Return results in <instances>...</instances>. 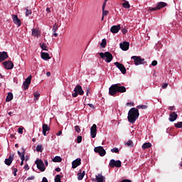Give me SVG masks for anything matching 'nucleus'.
<instances>
[{"instance_id": "c756f323", "label": "nucleus", "mask_w": 182, "mask_h": 182, "mask_svg": "<svg viewBox=\"0 0 182 182\" xmlns=\"http://www.w3.org/2000/svg\"><path fill=\"white\" fill-rule=\"evenodd\" d=\"M124 145L128 147H133V141L129 140L127 142H124Z\"/></svg>"}, {"instance_id": "9b49d317", "label": "nucleus", "mask_w": 182, "mask_h": 182, "mask_svg": "<svg viewBox=\"0 0 182 182\" xmlns=\"http://www.w3.org/2000/svg\"><path fill=\"white\" fill-rule=\"evenodd\" d=\"M90 134L92 139H95V137H96V134H97V126L95 124H94L90 128Z\"/></svg>"}, {"instance_id": "603ef678", "label": "nucleus", "mask_w": 182, "mask_h": 182, "mask_svg": "<svg viewBox=\"0 0 182 182\" xmlns=\"http://www.w3.org/2000/svg\"><path fill=\"white\" fill-rule=\"evenodd\" d=\"M24 169H25V170H29V165L26 164V165L24 166Z\"/></svg>"}, {"instance_id": "2f4dec72", "label": "nucleus", "mask_w": 182, "mask_h": 182, "mask_svg": "<svg viewBox=\"0 0 182 182\" xmlns=\"http://www.w3.org/2000/svg\"><path fill=\"white\" fill-rule=\"evenodd\" d=\"M60 178H62V176L56 175L54 179L55 182H62V181H60Z\"/></svg>"}, {"instance_id": "9d476101", "label": "nucleus", "mask_w": 182, "mask_h": 182, "mask_svg": "<svg viewBox=\"0 0 182 182\" xmlns=\"http://www.w3.org/2000/svg\"><path fill=\"white\" fill-rule=\"evenodd\" d=\"M110 167H122V161H115L114 159H111L109 161Z\"/></svg>"}, {"instance_id": "bf43d9fd", "label": "nucleus", "mask_w": 182, "mask_h": 182, "mask_svg": "<svg viewBox=\"0 0 182 182\" xmlns=\"http://www.w3.org/2000/svg\"><path fill=\"white\" fill-rule=\"evenodd\" d=\"M62 134V131H59L57 134L56 136H60Z\"/></svg>"}, {"instance_id": "4d7b16f0", "label": "nucleus", "mask_w": 182, "mask_h": 182, "mask_svg": "<svg viewBox=\"0 0 182 182\" xmlns=\"http://www.w3.org/2000/svg\"><path fill=\"white\" fill-rule=\"evenodd\" d=\"M88 106H90V107L92 109H95V105H93V104H88Z\"/></svg>"}, {"instance_id": "a19ab883", "label": "nucleus", "mask_w": 182, "mask_h": 182, "mask_svg": "<svg viewBox=\"0 0 182 182\" xmlns=\"http://www.w3.org/2000/svg\"><path fill=\"white\" fill-rule=\"evenodd\" d=\"M77 143H82V136H78L77 137Z\"/></svg>"}, {"instance_id": "aec40b11", "label": "nucleus", "mask_w": 182, "mask_h": 182, "mask_svg": "<svg viewBox=\"0 0 182 182\" xmlns=\"http://www.w3.org/2000/svg\"><path fill=\"white\" fill-rule=\"evenodd\" d=\"M81 161L82 160L80 159H77L74 160L72 163V167L73 168H76V167H78V166L82 164Z\"/></svg>"}, {"instance_id": "1a4fd4ad", "label": "nucleus", "mask_w": 182, "mask_h": 182, "mask_svg": "<svg viewBox=\"0 0 182 182\" xmlns=\"http://www.w3.org/2000/svg\"><path fill=\"white\" fill-rule=\"evenodd\" d=\"M3 65L5 69H6L7 70H11V69H14V63H12V61L11 60L4 61L3 63Z\"/></svg>"}, {"instance_id": "72a5a7b5", "label": "nucleus", "mask_w": 182, "mask_h": 182, "mask_svg": "<svg viewBox=\"0 0 182 182\" xmlns=\"http://www.w3.org/2000/svg\"><path fill=\"white\" fill-rule=\"evenodd\" d=\"M41 96V94L38 92H34V100H38L39 97Z\"/></svg>"}, {"instance_id": "ea45409f", "label": "nucleus", "mask_w": 182, "mask_h": 182, "mask_svg": "<svg viewBox=\"0 0 182 182\" xmlns=\"http://www.w3.org/2000/svg\"><path fill=\"white\" fill-rule=\"evenodd\" d=\"M109 14V11H106V10H102V16H107V15Z\"/></svg>"}, {"instance_id": "864d4df0", "label": "nucleus", "mask_w": 182, "mask_h": 182, "mask_svg": "<svg viewBox=\"0 0 182 182\" xmlns=\"http://www.w3.org/2000/svg\"><path fill=\"white\" fill-rule=\"evenodd\" d=\"M106 1H104L103 4H102V10H105V9L106 8Z\"/></svg>"}, {"instance_id": "8fccbe9b", "label": "nucleus", "mask_w": 182, "mask_h": 182, "mask_svg": "<svg viewBox=\"0 0 182 182\" xmlns=\"http://www.w3.org/2000/svg\"><path fill=\"white\" fill-rule=\"evenodd\" d=\"M18 133H19L20 134H22V133H23V129H22V128H18Z\"/></svg>"}, {"instance_id": "0eeeda50", "label": "nucleus", "mask_w": 182, "mask_h": 182, "mask_svg": "<svg viewBox=\"0 0 182 182\" xmlns=\"http://www.w3.org/2000/svg\"><path fill=\"white\" fill-rule=\"evenodd\" d=\"M94 151L95 153H98L99 155L101 157H103L105 156H106V150H105V149L103 148V146H97L94 149Z\"/></svg>"}, {"instance_id": "473e14b6", "label": "nucleus", "mask_w": 182, "mask_h": 182, "mask_svg": "<svg viewBox=\"0 0 182 182\" xmlns=\"http://www.w3.org/2000/svg\"><path fill=\"white\" fill-rule=\"evenodd\" d=\"M40 46L43 50H48V47L46 46V43H40Z\"/></svg>"}, {"instance_id": "052dcab7", "label": "nucleus", "mask_w": 182, "mask_h": 182, "mask_svg": "<svg viewBox=\"0 0 182 182\" xmlns=\"http://www.w3.org/2000/svg\"><path fill=\"white\" fill-rule=\"evenodd\" d=\"M55 171H57L58 173H60V168L58 167L55 168Z\"/></svg>"}, {"instance_id": "37998d69", "label": "nucleus", "mask_w": 182, "mask_h": 182, "mask_svg": "<svg viewBox=\"0 0 182 182\" xmlns=\"http://www.w3.org/2000/svg\"><path fill=\"white\" fill-rule=\"evenodd\" d=\"M20 159L21 161H25V154H22V155L20 156Z\"/></svg>"}, {"instance_id": "5fc2aeb1", "label": "nucleus", "mask_w": 182, "mask_h": 182, "mask_svg": "<svg viewBox=\"0 0 182 182\" xmlns=\"http://www.w3.org/2000/svg\"><path fill=\"white\" fill-rule=\"evenodd\" d=\"M121 182H132V181L128 180V179H124Z\"/></svg>"}, {"instance_id": "20e7f679", "label": "nucleus", "mask_w": 182, "mask_h": 182, "mask_svg": "<svg viewBox=\"0 0 182 182\" xmlns=\"http://www.w3.org/2000/svg\"><path fill=\"white\" fill-rule=\"evenodd\" d=\"M77 95H80V96H83V95H85V91H83V89L80 85H77L74 88V92L72 93L73 97H77Z\"/></svg>"}, {"instance_id": "6ab92c4d", "label": "nucleus", "mask_w": 182, "mask_h": 182, "mask_svg": "<svg viewBox=\"0 0 182 182\" xmlns=\"http://www.w3.org/2000/svg\"><path fill=\"white\" fill-rule=\"evenodd\" d=\"M50 130L49 126L47 124H43V136H48V132Z\"/></svg>"}, {"instance_id": "e433bc0d", "label": "nucleus", "mask_w": 182, "mask_h": 182, "mask_svg": "<svg viewBox=\"0 0 182 182\" xmlns=\"http://www.w3.org/2000/svg\"><path fill=\"white\" fill-rule=\"evenodd\" d=\"M58 26L57 24H55L52 28V31L53 32V33H55V32H57L58 29Z\"/></svg>"}, {"instance_id": "f03ea898", "label": "nucleus", "mask_w": 182, "mask_h": 182, "mask_svg": "<svg viewBox=\"0 0 182 182\" xmlns=\"http://www.w3.org/2000/svg\"><path fill=\"white\" fill-rule=\"evenodd\" d=\"M139 116H140V114L139 113V109L133 107L129 109L128 112V121L129 122V123H132L133 124L134 123H136V120L139 119Z\"/></svg>"}, {"instance_id": "5701e85b", "label": "nucleus", "mask_w": 182, "mask_h": 182, "mask_svg": "<svg viewBox=\"0 0 182 182\" xmlns=\"http://www.w3.org/2000/svg\"><path fill=\"white\" fill-rule=\"evenodd\" d=\"M41 58L43 59V60H49V59H50L49 53H41Z\"/></svg>"}, {"instance_id": "a878e982", "label": "nucleus", "mask_w": 182, "mask_h": 182, "mask_svg": "<svg viewBox=\"0 0 182 182\" xmlns=\"http://www.w3.org/2000/svg\"><path fill=\"white\" fill-rule=\"evenodd\" d=\"M85 172L82 171V173H77V179L78 180H83V177H85Z\"/></svg>"}, {"instance_id": "b1692460", "label": "nucleus", "mask_w": 182, "mask_h": 182, "mask_svg": "<svg viewBox=\"0 0 182 182\" xmlns=\"http://www.w3.org/2000/svg\"><path fill=\"white\" fill-rule=\"evenodd\" d=\"M14 99V95L12 92H9L8 95L6 96V102H11Z\"/></svg>"}, {"instance_id": "4c0bfd02", "label": "nucleus", "mask_w": 182, "mask_h": 182, "mask_svg": "<svg viewBox=\"0 0 182 182\" xmlns=\"http://www.w3.org/2000/svg\"><path fill=\"white\" fill-rule=\"evenodd\" d=\"M75 132L77 133H80V127H79L78 125H76L75 127H74Z\"/></svg>"}, {"instance_id": "09e8293b", "label": "nucleus", "mask_w": 182, "mask_h": 182, "mask_svg": "<svg viewBox=\"0 0 182 182\" xmlns=\"http://www.w3.org/2000/svg\"><path fill=\"white\" fill-rule=\"evenodd\" d=\"M167 86H168V83H165L162 85V89H166L167 88Z\"/></svg>"}, {"instance_id": "f257e3e1", "label": "nucleus", "mask_w": 182, "mask_h": 182, "mask_svg": "<svg viewBox=\"0 0 182 182\" xmlns=\"http://www.w3.org/2000/svg\"><path fill=\"white\" fill-rule=\"evenodd\" d=\"M117 93H126V87L120 83L112 85L109 88V94L110 96H114Z\"/></svg>"}, {"instance_id": "39448f33", "label": "nucleus", "mask_w": 182, "mask_h": 182, "mask_svg": "<svg viewBox=\"0 0 182 182\" xmlns=\"http://www.w3.org/2000/svg\"><path fill=\"white\" fill-rule=\"evenodd\" d=\"M131 59L134 60V63L136 65V66H139V65H143V63L144 62V58H142L141 56L134 55L131 57Z\"/></svg>"}, {"instance_id": "bb28decb", "label": "nucleus", "mask_w": 182, "mask_h": 182, "mask_svg": "<svg viewBox=\"0 0 182 182\" xmlns=\"http://www.w3.org/2000/svg\"><path fill=\"white\" fill-rule=\"evenodd\" d=\"M150 147H151V144L148 142V143H144L142 145V149H150Z\"/></svg>"}, {"instance_id": "dca6fc26", "label": "nucleus", "mask_w": 182, "mask_h": 182, "mask_svg": "<svg viewBox=\"0 0 182 182\" xmlns=\"http://www.w3.org/2000/svg\"><path fill=\"white\" fill-rule=\"evenodd\" d=\"M95 180L97 182H106V177L103 176L102 173H99L95 176Z\"/></svg>"}, {"instance_id": "7c9ffc66", "label": "nucleus", "mask_w": 182, "mask_h": 182, "mask_svg": "<svg viewBox=\"0 0 182 182\" xmlns=\"http://www.w3.org/2000/svg\"><path fill=\"white\" fill-rule=\"evenodd\" d=\"M26 9V16H29V15H32V10L29 9L28 7Z\"/></svg>"}, {"instance_id": "c85d7f7f", "label": "nucleus", "mask_w": 182, "mask_h": 182, "mask_svg": "<svg viewBox=\"0 0 182 182\" xmlns=\"http://www.w3.org/2000/svg\"><path fill=\"white\" fill-rule=\"evenodd\" d=\"M32 35L33 36H39V31L35 28L32 29Z\"/></svg>"}, {"instance_id": "58836bf2", "label": "nucleus", "mask_w": 182, "mask_h": 182, "mask_svg": "<svg viewBox=\"0 0 182 182\" xmlns=\"http://www.w3.org/2000/svg\"><path fill=\"white\" fill-rule=\"evenodd\" d=\"M112 153H119V148H113L111 149Z\"/></svg>"}, {"instance_id": "7ed1b4c3", "label": "nucleus", "mask_w": 182, "mask_h": 182, "mask_svg": "<svg viewBox=\"0 0 182 182\" xmlns=\"http://www.w3.org/2000/svg\"><path fill=\"white\" fill-rule=\"evenodd\" d=\"M101 59H104L107 63H110L113 60V55L110 52L100 53Z\"/></svg>"}, {"instance_id": "de8ad7c7", "label": "nucleus", "mask_w": 182, "mask_h": 182, "mask_svg": "<svg viewBox=\"0 0 182 182\" xmlns=\"http://www.w3.org/2000/svg\"><path fill=\"white\" fill-rule=\"evenodd\" d=\"M151 65L152 66H157V61L156 60L152 61Z\"/></svg>"}, {"instance_id": "cd10ccee", "label": "nucleus", "mask_w": 182, "mask_h": 182, "mask_svg": "<svg viewBox=\"0 0 182 182\" xmlns=\"http://www.w3.org/2000/svg\"><path fill=\"white\" fill-rule=\"evenodd\" d=\"M123 8H125V9H129L130 8V4H129V1H125L122 4Z\"/></svg>"}, {"instance_id": "338daca9", "label": "nucleus", "mask_w": 182, "mask_h": 182, "mask_svg": "<svg viewBox=\"0 0 182 182\" xmlns=\"http://www.w3.org/2000/svg\"><path fill=\"white\" fill-rule=\"evenodd\" d=\"M46 12H50V8H47L46 9Z\"/></svg>"}, {"instance_id": "69168bd1", "label": "nucleus", "mask_w": 182, "mask_h": 182, "mask_svg": "<svg viewBox=\"0 0 182 182\" xmlns=\"http://www.w3.org/2000/svg\"><path fill=\"white\" fill-rule=\"evenodd\" d=\"M8 114H9V116H12V114H14V112H9L8 113Z\"/></svg>"}, {"instance_id": "774afa93", "label": "nucleus", "mask_w": 182, "mask_h": 182, "mask_svg": "<svg viewBox=\"0 0 182 182\" xmlns=\"http://www.w3.org/2000/svg\"><path fill=\"white\" fill-rule=\"evenodd\" d=\"M46 75L47 76H50V72H47Z\"/></svg>"}, {"instance_id": "423d86ee", "label": "nucleus", "mask_w": 182, "mask_h": 182, "mask_svg": "<svg viewBox=\"0 0 182 182\" xmlns=\"http://www.w3.org/2000/svg\"><path fill=\"white\" fill-rule=\"evenodd\" d=\"M36 164L37 166V168H38L40 171H45V170H46L45 164H43V161H42V159H37L36 161Z\"/></svg>"}, {"instance_id": "f8f14e48", "label": "nucleus", "mask_w": 182, "mask_h": 182, "mask_svg": "<svg viewBox=\"0 0 182 182\" xmlns=\"http://www.w3.org/2000/svg\"><path fill=\"white\" fill-rule=\"evenodd\" d=\"M32 79V76H28L25 82L23 83V90H26L27 89L29 88V85H31V80Z\"/></svg>"}, {"instance_id": "13d9d810", "label": "nucleus", "mask_w": 182, "mask_h": 182, "mask_svg": "<svg viewBox=\"0 0 182 182\" xmlns=\"http://www.w3.org/2000/svg\"><path fill=\"white\" fill-rule=\"evenodd\" d=\"M168 110L173 111L174 110V107L171 106L168 107Z\"/></svg>"}, {"instance_id": "412c9836", "label": "nucleus", "mask_w": 182, "mask_h": 182, "mask_svg": "<svg viewBox=\"0 0 182 182\" xmlns=\"http://www.w3.org/2000/svg\"><path fill=\"white\" fill-rule=\"evenodd\" d=\"M177 113L176 112H172L169 115V122H175V120H177Z\"/></svg>"}, {"instance_id": "c03bdc74", "label": "nucleus", "mask_w": 182, "mask_h": 182, "mask_svg": "<svg viewBox=\"0 0 182 182\" xmlns=\"http://www.w3.org/2000/svg\"><path fill=\"white\" fill-rule=\"evenodd\" d=\"M149 11H157V7H149Z\"/></svg>"}, {"instance_id": "2eb2a0df", "label": "nucleus", "mask_w": 182, "mask_h": 182, "mask_svg": "<svg viewBox=\"0 0 182 182\" xmlns=\"http://www.w3.org/2000/svg\"><path fill=\"white\" fill-rule=\"evenodd\" d=\"M119 46L122 50H129L130 43H129L127 41H124L123 43H120Z\"/></svg>"}, {"instance_id": "0e129e2a", "label": "nucleus", "mask_w": 182, "mask_h": 182, "mask_svg": "<svg viewBox=\"0 0 182 182\" xmlns=\"http://www.w3.org/2000/svg\"><path fill=\"white\" fill-rule=\"evenodd\" d=\"M21 150L23 151L22 154H25V148H21Z\"/></svg>"}, {"instance_id": "e2e57ef3", "label": "nucleus", "mask_w": 182, "mask_h": 182, "mask_svg": "<svg viewBox=\"0 0 182 182\" xmlns=\"http://www.w3.org/2000/svg\"><path fill=\"white\" fill-rule=\"evenodd\" d=\"M17 153H18L19 157H21V156H22V153H21V151H18Z\"/></svg>"}, {"instance_id": "393cba45", "label": "nucleus", "mask_w": 182, "mask_h": 182, "mask_svg": "<svg viewBox=\"0 0 182 182\" xmlns=\"http://www.w3.org/2000/svg\"><path fill=\"white\" fill-rule=\"evenodd\" d=\"M53 161L54 163H60V161H62V157H60L59 156H56L55 157H54L53 159Z\"/></svg>"}, {"instance_id": "c9c22d12", "label": "nucleus", "mask_w": 182, "mask_h": 182, "mask_svg": "<svg viewBox=\"0 0 182 182\" xmlns=\"http://www.w3.org/2000/svg\"><path fill=\"white\" fill-rule=\"evenodd\" d=\"M100 46L102 48H106V39L104 38V39L102 40V42L100 43Z\"/></svg>"}, {"instance_id": "f3484780", "label": "nucleus", "mask_w": 182, "mask_h": 182, "mask_svg": "<svg viewBox=\"0 0 182 182\" xmlns=\"http://www.w3.org/2000/svg\"><path fill=\"white\" fill-rule=\"evenodd\" d=\"M12 19H13V22L14 23H15V25H17V26H21V20L19 19V18H18V16L13 14L12 15Z\"/></svg>"}, {"instance_id": "680f3d73", "label": "nucleus", "mask_w": 182, "mask_h": 182, "mask_svg": "<svg viewBox=\"0 0 182 182\" xmlns=\"http://www.w3.org/2000/svg\"><path fill=\"white\" fill-rule=\"evenodd\" d=\"M53 36L58 37V33L56 32L53 33Z\"/></svg>"}, {"instance_id": "ddd939ff", "label": "nucleus", "mask_w": 182, "mask_h": 182, "mask_svg": "<svg viewBox=\"0 0 182 182\" xmlns=\"http://www.w3.org/2000/svg\"><path fill=\"white\" fill-rule=\"evenodd\" d=\"M15 157V155L14 154H11L9 155V159H6L4 161L5 164H6V166H11V164H12V161H14V159Z\"/></svg>"}, {"instance_id": "4be33fe9", "label": "nucleus", "mask_w": 182, "mask_h": 182, "mask_svg": "<svg viewBox=\"0 0 182 182\" xmlns=\"http://www.w3.org/2000/svg\"><path fill=\"white\" fill-rule=\"evenodd\" d=\"M165 6H167V4L166 2H159L156 5V9L159 11V9H161V8H164Z\"/></svg>"}, {"instance_id": "4468645a", "label": "nucleus", "mask_w": 182, "mask_h": 182, "mask_svg": "<svg viewBox=\"0 0 182 182\" xmlns=\"http://www.w3.org/2000/svg\"><path fill=\"white\" fill-rule=\"evenodd\" d=\"M120 29H122L120 24H118L117 26H112L110 28V32H112V33H118Z\"/></svg>"}, {"instance_id": "f704fd0d", "label": "nucleus", "mask_w": 182, "mask_h": 182, "mask_svg": "<svg viewBox=\"0 0 182 182\" xmlns=\"http://www.w3.org/2000/svg\"><path fill=\"white\" fill-rule=\"evenodd\" d=\"M43 151V147L42 146V145H37L36 146V151H40L41 153H42V151Z\"/></svg>"}, {"instance_id": "6e6552de", "label": "nucleus", "mask_w": 182, "mask_h": 182, "mask_svg": "<svg viewBox=\"0 0 182 182\" xmlns=\"http://www.w3.org/2000/svg\"><path fill=\"white\" fill-rule=\"evenodd\" d=\"M114 65L118 68V69L120 70V72L123 74V75H126V68L124 67V65L119 62H115L114 63Z\"/></svg>"}, {"instance_id": "49530a36", "label": "nucleus", "mask_w": 182, "mask_h": 182, "mask_svg": "<svg viewBox=\"0 0 182 182\" xmlns=\"http://www.w3.org/2000/svg\"><path fill=\"white\" fill-rule=\"evenodd\" d=\"M27 180H35V176H31L27 178Z\"/></svg>"}, {"instance_id": "a211bd4d", "label": "nucleus", "mask_w": 182, "mask_h": 182, "mask_svg": "<svg viewBox=\"0 0 182 182\" xmlns=\"http://www.w3.org/2000/svg\"><path fill=\"white\" fill-rule=\"evenodd\" d=\"M8 59V53L6 51L0 52V63Z\"/></svg>"}, {"instance_id": "3c124183", "label": "nucleus", "mask_w": 182, "mask_h": 182, "mask_svg": "<svg viewBox=\"0 0 182 182\" xmlns=\"http://www.w3.org/2000/svg\"><path fill=\"white\" fill-rule=\"evenodd\" d=\"M41 182H48V178H46V177H43Z\"/></svg>"}, {"instance_id": "a18cd8bd", "label": "nucleus", "mask_w": 182, "mask_h": 182, "mask_svg": "<svg viewBox=\"0 0 182 182\" xmlns=\"http://www.w3.org/2000/svg\"><path fill=\"white\" fill-rule=\"evenodd\" d=\"M122 32L123 35H126V33H127V29L122 28Z\"/></svg>"}, {"instance_id": "6e6d98bb", "label": "nucleus", "mask_w": 182, "mask_h": 182, "mask_svg": "<svg viewBox=\"0 0 182 182\" xmlns=\"http://www.w3.org/2000/svg\"><path fill=\"white\" fill-rule=\"evenodd\" d=\"M44 164L46 166L49 165V163L48 162V160H44Z\"/></svg>"}, {"instance_id": "79ce46f5", "label": "nucleus", "mask_w": 182, "mask_h": 182, "mask_svg": "<svg viewBox=\"0 0 182 182\" xmlns=\"http://www.w3.org/2000/svg\"><path fill=\"white\" fill-rule=\"evenodd\" d=\"M138 109H147V106L146 105H139L137 107Z\"/></svg>"}]
</instances>
